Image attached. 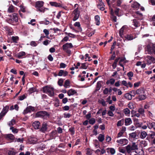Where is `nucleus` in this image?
<instances>
[{
  "label": "nucleus",
  "instance_id": "obj_1",
  "mask_svg": "<svg viewBox=\"0 0 155 155\" xmlns=\"http://www.w3.org/2000/svg\"><path fill=\"white\" fill-rule=\"evenodd\" d=\"M44 2L41 1H36L35 3V7L36 9V11L41 12L44 13L46 10H48V9L43 7Z\"/></svg>",
  "mask_w": 155,
  "mask_h": 155
},
{
  "label": "nucleus",
  "instance_id": "obj_2",
  "mask_svg": "<svg viewBox=\"0 0 155 155\" xmlns=\"http://www.w3.org/2000/svg\"><path fill=\"white\" fill-rule=\"evenodd\" d=\"M18 14L16 13H14L10 15L11 18L7 19V22L13 25H16V23L18 21Z\"/></svg>",
  "mask_w": 155,
  "mask_h": 155
},
{
  "label": "nucleus",
  "instance_id": "obj_3",
  "mask_svg": "<svg viewBox=\"0 0 155 155\" xmlns=\"http://www.w3.org/2000/svg\"><path fill=\"white\" fill-rule=\"evenodd\" d=\"M35 117L47 119L48 118L50 117V114L45 111H40L35 114Z\"/></svg>",
  "mask_w": 155,
  "mask_h": 155
},
{
  "label": "nucleus",
  "instance_id": "obj_4",
  "mask_svg": "<svg viewBox=\"0 0 155 155\" xmlns=\"http://www.w3.org/2000/svg\"><path fill=\"white\" fill-rule=\"evenodd\" d=\"M54 89L53 87L46 86L43 88V91L44 93L47 94L51 97L53 96L54 95Z\"/></svg>",
  "mask_w": 155,
  "mask_h": 155
},
{
  "label": "nucleus",
  "instance_id": "obj_5",
  "mask_svg": "<svg viewBox=\"0 0 155 155\" xmlns=\"http://www.w3.org/2000/svg\"><path fill=\"white\" fill-rule=\"evenodd\" d=\"M72 14H74L73 20L74 21H76L79 18L80 14V12L78 7L73 11Z\"/></svg>",
  "mask_w": 155,
  "mask_h": 155
},
{
  "label": "nucleus",
  "instance_id": "obj_6",
  "mask_svg": "<svg viewBox=\"0 0 155 155\" xmlns=\"http://www.w3.org/2000/svg\"><path fill=\"white\" fill-rule=\"evenodd\" d=\"M147 51L150 54H154L155 55V44H152L151 46L147 47Z\"/></svg>",
  "mask_w": 155,
  "mask_h": 155
},
{
  "label": "nucleus",
  "instance_id": "obj_7",
  "mask_svg": "<svg viewBox=\"0 0 155 155\" xmlns=\"http://www.w3.org/2000/svg\"><path fill=\"white\" fill-rule=\"evenodd\" d=\"M73 47V46L71 43H67L63 45L62 48L63 50H65L68 48H71Z\"/></svg>",
  "mask_w": 155,
  "mask_h": 155
},
{
  "label": "nucleus",
  "instance_id": "obj_8",
  "mask_svg": "<svg viewBox=\"0 0 155 155\" xmlns=\"http://www.w3.org/2000/svg\"><path fill=\"white\" fill-rule=\"evenodd\" d=\"M68 72L67 71L61 70H59L58 75L59 76H63L64 77H66L68 75Z\"/></svg>",
  "mask_w": 155,
  "mask_h": 155
},
{
  "label": "nucleus",
  "instance_id": "obj_9",
  "mask_svg": "<svg viewBox=\"0 0 155 155\" xmlns=\"http://www.w3.org/2000/svg\"><path fill=\"white\" fill-rule=\"evenodd\" d=\"M49 3L50 5L52 6L64 8L62 6V5L59 3H57L55 2H50Z\"/></svg>",
  "mask_w": 155,
  "mask_h": 155
},
{
  "label": "nucleus",
  "instance_id": "obj_10",
  "mask_svg": "<svg viewBox=\"0 0 155 155\" xmlns=\"http://www.w3.org/2000/svg\"><path fill=\"white\" fill-rule=\"evenodd\" d=\"M47 124L46 123L43 122L40 129V131L43 133H45L47 130Z\"/></svg>",
  "mask_w": 155,
  "mask_h": 155
},
{
  "label": "nucleus",
  "instance_id": "obj_11",
  "mask_svg": "<svg viewBox=\"0 0 155 155\" xmlns=\"http://www.w3.org/2000/svg\"><path fill=\"white\" fill-rule=\"evenodd\" d=\"M128 141L127 139H121L119 140H117V142L120 143L123 145L127 144Z\"/></svg>",
  "mask_w": 155,
  "mask_h": 155
},
{
  "label": "nucleus",
  "instance_id": "obj_12",
  "mask_svg": "<svg viewBox=\"0 0 155 155\" xmlns=\"http://www.w3.org/2000/svg\"><path fill=\"white\" fill-rule=\"evenodd\" d=\"M32 125L35 129H38L40 128V123L38 121H35L33 123Z\"/></svg>",
  "mask_w": 155,
  "mask_h": 155
},
{
  "label": "nucleus",
  "instance_id": "obj_13",
  "mask_svg": "<svg viewBox=\"0 0 155 155\" xmlns=\"http://www.w3.org/2000/svg\"><path fill=\"white\" fill-rule=\"evenodd\" d=\"M147 127L149 129L153 128L155 130V123L153 122L151 123L150 122H147Z\"/></svg>",
  "mask_w": 155,
  "mask_h": 155
},
{
  "label": "nucleus",
  "instance_id": "obj_14",
  "mask_svg": "<svg viewBox=\"0 0 155 155\" xmlns=\"http://www.w3.org/2000/svg\"><path fill=\"white\" fill-rule=\"evenodd\" d=\"M124 123L125 126H128L132 123V120L130 118H126L125 119Z\"/></svg>",
  "mask_w": 155,
  "mask_h": 155
},
{
  "label": "nucleus",
  "instance_id": "obj_15",
  "mask_svg": "<svg viewBox=\"0 0 155 155\" xmlns=\"http://www.w3.org/2000/svg\"><path fill=\"white\" fill-rule=\"evenodd\" d=\"M76 93H77V92L76 91L73 89L69 90L67 92L68 95L69 96L74 95Z\"/></svg>",
  "mask_w": 155,
  "mask_h": 155
},
{
  "label": "nucleus",
  "instance_id": "obj_16",
  "mask_svg": "<svg viewBox=\"0 0 155 155\" xmlns=\"http://www.w3.org/2000/svg\"><path fill=\"white\" fill-rule=\"evenodd\" d=\"M136 94L140 95L145 94V91L143 88H140L138 89L136 91Z\"/></svg>",
  "mask_w": 155,
  "mask_h": 155
},
{
  "label": "nucleus",
  "instance_id": "obj_17",
  "mask_svg": "<svg viewBox=\"0 0 155 155\" xmlns=\"http://www.w3.org/2000/svg\"><path fill=\"white\" fill-rule=\"evenodd\" d=\"M107 153H110L111 154H114L116 152L115 150L112 148H108L107 149Z\"/></svg>",
  "mask_w": 155,
  "mask_h": 155
},
{
  "label": "nucleus",
  "instance_id": "obj_18",
  "mask_svg": "<svg viewBox=\"0 0 155 155\" xmlns=\"http://www.w3.org/2000/svg\"><path fill=\"white\" fill-rule=\"evenodd\" d=\"M133 23L134 26L136 28H137L140 25L139 22L137 21V19H135L133 20Z\"/></svg>",
  "mask_w": 155,
  "mask_h": 155
},
{
  "label": "nucleus",
  "instance_id": "obj_19",
  "mask_svg": "<svg viewBox=\"0 0 155 155\" xmlns=\"http://www.w3.org/2000/svg\"><path fill=\"white\" fill-rule=\"evenodd\" d=\"M95 20L96 21V24L97 25H100V17L98 15H96L94 17Z\"/></svg>",
  "mask_w": 155,
  "mask_h": 155
},
{
  "label": "nucleus",
  "instance_id": "obj_20",
  "mask_svg": "<svg viewBox=\"0 0 155 155\" xmlns=\"http://www.w3.org/2000/svg\"><path fill=\"white\" fill-rule=\"evenodd\" d=\"M115 81V79L112 78L110 79L109 80H107L106 82V84L107 85H108L109 84L113 85L114 84Z\"/></svg>",
  "mask_w": 155,
  "mask_h": 155
},
{
  "label": "nucleus",
  "instance_id": "obj_21",
  "mask_svg": "<svg viewBox=\"0 0 155 155\" xmlns=\"http://www.w3.org/2000/svg\"><path fill=\"white\" fill-rule=\"evenodd\" d=\"M5 138L7 139H9L10 140H13L15 139L14 136L12 134H7L5 136Z\"/></svg>",
  "mask_w": 155,
  "mask_h": 155
},
{
  "label": "nucleus",
  "instance_id": "obj_22",
  "mask_svg": "<svg viewBox=\"0 0 155 155\" xmlns=\"http://www.w3.org/2000/svg\"><path fill=\"white\" fill-rule=\"evenodd\" d=\"M29 141L31 143L35 144L38 141L37 138L33 137H31L29 139Z\"/></svg>",
  "mask_w": 155,
  "mask_h": 155
},
{
  "label": "nucleus",
  "instance_id": "obj_23",
  "mask_svg": "<svg viewBox=\"0 0 155 155\" xmlns=\"http://www.w3.org/2000/svg\"><path fill=\"white\" fill-rule=\"evenodd\" d=\"M98 141L101 142H103L104 139V136L103 134H100L98 137Z\"/></svg>",
  "mask_w": 155,
  "mask_h": 155
},
{
  "label": "nucleus",
  "instance_id": "obj_24",
  "mask_svg": "<svg viewBox=\"0 0 155 155\" xmlns=\"http://www.w3.org/2000/svg\"><path fill=\"white\" fill-rule=\"evenodd\" d=\"M147 97L144 94H143L139 95L138 97V99L140 101L143 100H145Z\"/></svg>",
  "mask_w": 155,
  "mask_h": 155
},
{
  "label": "nucleus",
  "instance_id": "obj_25",
  "mask_svg": "<svg viewBox=\"0 0 155 155\" xmlns=\"http://www.w3.org/2000/svg\"><path fill=\"white\" fill-rule=\"evenodd\" d=\"M25 54V52L21 51L17 54V56L18 58H20Z\"/></svg>",
  "mask_w": 155,
  "mask_h": 155
},
{
  "label": "nucleus",
  "instance_id": "obj_26",
  "mask_svg": "<svg viewBox=\"0 0 155 155\" xmlns=\"http://www.w3.org/2000/svg\"><path fill=\"white\" fill-rule=\"evenodd\" d=\"M140 5L137 2H134L132 5L133 8L135 9H138L139 8Z\"/></svg>",
  "mask_w": 155,
  "mask_h": 155
},
{
  "label": "nucleus",
  "instance_id": "obj_27",
  "mask_svg": "<svg viewBox=\"0 0 155 155\" xmlns=\"http://www.w3.org/2000/svg\"><path fill=\"white\" fill-rule=\"evenodd\" d=\"M68 131L70 133V134L72 135H73L75 134V128L74 127H71L69 129Z\"/></svg>",
  "mask_w": 155,
  "mask_h": 155
},
{
  "label": "nucleus",
  "instance_id": "obj_28",
  "mask_svg": "<svg viewBox=\"0 0 155 155\" xmlns=\"http://www.w3.org/2000/svg\"><path fill=\"white\" fill-rule=\"evenodd\" d=\"M70 82L69 80L67 79L65 81L64 86L66 88H67L68 87L70 86Z\"/></svg>",
  "mask_w": 155,
  "mask_h": 155
},
{
  "label": "nucleus",
  "instance_id": "obj_29",
  "mask_svg": "<svg viewBox=\"0 0 155 155\" xmlns=\"http://www.w3.org/2000/svg\"><path fill=\"white\" fill-rule=\"evenodd\" d=\"M74 25L75 27H77L79 31H82V29L80 23L79 22H76L74 24Z\"/></svg>",
  "mask_w": 155,
  "mask_h": 155
},
{
  "label": "nucleus",
  "instance_id": "obj_30",
  "mask_svg": "<svg viewBox=\"0 0 155 155\" xmlns=\"http://www.w3.org/2000/svg\"><path fill=\"white\" fill-rule=\"evenodd\" d=\"M9 107V106L8 105H6L4 107L2 111L6 114L8 110Z\"/></svg>",
  "mask_w": 155,
  "mask_h": 155
},
{
  "label": "nucleus",
  "instance_id": "obj_31",
  "mask_svg": "<svg viewBox=\"0 0 155 155\" xmlns=\"http://www.w3.org/2000/svg\"><path fill=\"white\" fill-rule=\"evenodd\" d=\"M16 124V121L14 119H12V120L9 121V122L8 123V125L11 127L12 126L14 125L15 124Z\"/></svg>",
  "mask_w": 155,
  "mask_h": 155
},
{
  "label": "nucleus",
  "instance_id": "obj_32",
  "mask_svg": "<svg viewBox=\"0 0 155 155\" xmlns=\"http://www.w3.org/2000/svg\"><path fill=\"white\" fill-rule=\"evenodd\" d=\"M124 28L125 26H123L120 29L119 31V33L120 37H122V35H123V32Z\"/></svg>",
  "mask_w": 155,
  "mask_h": 155
},
{
  "label": "nucleus",
  "instance_id": "obj_33",
  "mask_svg": "<svg viewBox=\"0 0 155 155\" xmlns=\"http://www.w3.org/2000/svg\"><path fill=\"white\" fill-rule=\"evenodd\" d=\"M102 83V81H99L97 82L96 85V88L97 91L99 90L101 88V87Z\"/></svg>",
  "mask_w": 155,
  "mask_h": 155
},
{
  "label": "nucleus",
  "instance_id": "obj_34",
  "mask_svg": "<svg viewBox=\"0 0 155 155\" xmlns=\"http://www.w3.org/2000/svg\"><path fill=\"white\" fill-rule=\"evenodd\" d=\"M11 39L13 42L17 43V41L19 40V37L18 36H12Z\"/></svg>",
  "mask_w": 155,
  "mask_h": 155
},
{
  "label": "nucleus",
  "instance_id": "obj_35",
  "mask_svg": "<svg viewBox=\"0 0 155 155\" xmlns=\"http://www.w3.org/2000/svg\"><path fill=\"white\" fill-rule=\"evenodd\" d=\"M124 119H122L120 120H119L117 123V127L120 126H122L124 124Z\"/></svg>",
  "mask_w": 155,
  "mask_h": 155
},
{
  "label": "nucleus",
  "instance_id": "obj_36",
  "mask_svg": "<svg viewBox=\"0 0 155 155\" xmlns=\"http://www.w3.org/2000/svg\"><path fill=\"white\" fill-rule=\"evenodd\" d=\"M115 6V5H113V7L114 8H116V9L114 11V13L117 16H119V12L120 9L119 8H116Z\"/></svg>",
  "mask_w": 155,
  "mask_h": 155
},
{
  "label": "nucleus",
  "instance_id": "obj_37",
  "mask_svg": "<svg viewBox=\"0 0 155 155\" xmlns=\"http://www.w3.org/2000/svg\"><path fill=\"white\" fill-rule=\"evenodd\" d=\"M124 97L129 100H130L132 98V95L128 93H126L124 95Z\"/></svg>",
  "mask_w": 155,
  "mask_h": 155
},
{
  "label": "nucleus",
  "instance_id": "obj_38",
  "mask_svg": "<svg viewBox=\"0 0 155 155\" xmlns=\"http://www.w3.org/2000/svg\"><path fill=\"white\" fill-rule=\"evenodd\" d=\"M87 63H82L81 64V66L80 67V69H87L88 67V65H86Z\"/></svg>",
  "mask_w": 155,
  "mask_h": 155
},
{
  "label": "nucleus",
  "instance_id": "obj_39",
  "mask_svg": "<svg viewBox=\"0 0 155 155\" xmlns=\"http://www.w3.org/2000/svg\"><path fill=\"white\" fill-rule=\"evenodd\" d=\"M8 12L10 13L14 12V7L11 5L8 8Z\"/></svg>",
  "mask_w": 155,
  "mask_h": 155
},
{
  "label": "nucleus",
  "instance_id": "obj_40",
  "mask_svg": "<svg viewBox=\"0 0 155 155\" xmlns=\"http://www.w3.org/2000/svg\"><path fill=\"white\" fill-rule=\"evenodd\" d=\"M125 38L128 40H131L135 38L131 34L127 35Z\"/></svg>",
  "mask_w": 155,
  "mask_h": 155
},
{
  "label": "nucleus",
  "instance_id": "obj_41",
  "mask_svg": "<svg viewBox=\"0 0 155 155\" xmlns=\"http://www.w3.org/2000/svg\"><path fill=\"white\" fill-rule=\"evenodd\" d=\"M129 137L135 138L137 136V134L136 132H133L129 134Z\"/></svg>",
  "mask_w": 155,
  "mask_h": 155
},
{
  "label": "nucleus",
  "instance_id": "obj_42",
  "mask_svg": "<svg viewBox=\"0 0 155 155\" xmlns=\"http://www.w3.org/2000/svg\"><path fill=\"white\" fill-rule=\"evenodd\" d=\"M10 129L12 130V132L14 134L17 133L18 132V130L16 128H15L13 127H11Z\"/></svg>",
  "mask_w": 155,
  "mask_h": 155
},
{
  "label": "nucleus",
  "instance_id": "obj_43",
  "mask_svg": "<svg viewBox=\"0 0 155 155\" xmlns=\"http://www.w3.org/2000/svg\"><path fill=\"white\" fill-rule=\"evenodd\" d=\"M147 133L145 131H142L140 135L141 138L142 139L144 138L147 136Z\"/></svg>",
  "mask_w": 155,
  "mask_h": 155
},
{
  "label": "nucleus",
  "instance_id": "obj_44",
  "mask_svg": "<svg viewBox=\"0 0 155 155\" xmlns=\"http://www.w3.org/2000/svg\"><path fill=\"white\" fill-rule=\"evenodd\" d=\"M123 111L124 114L126 115H127L128 114H130V110L127 108L124 109L123 110Z\"/></svg>",
  "mask_w": 155,
  "mask_h": 155
},
{
  "label": "nucleus",
  "instance_id": "obj_45",
  "mask_svg": "<svg viewBox=\"0 0 155 155\" xmlns=\"http://www.w3.org/2000/svg\"><path fill=\"white\" fill-rule=\"evenodd\" d=\"M144 110L143 108H140L138 110V112L142 116H144Z\"/></svg>",
  "mask_w": 155,
  "mask_h": 155
},
{
  "label": "nucleus",
  "instance_id": "obj_46",
  "mask_svg": "<svg viewBox=\"0 0 155 155\" xmlns=\"http://www.w3.org/2000/svg\"><path fill=\"white\" fill-rule=\"evenodd\" d=\"M57 133V132L56 130H54L52 131L50 134V135L51 137H54L55 136V135Z\"/></svg>",
  "mask_w": 155,
  "mask_h": 155
},
{
  "label": "nucleus",
  "instance_id": "obj_47",
  "mask_svg": "<svg viewBox=\"0 0 155 155\" xmlns=\"http://www.w3.org/2000/svg\"><path fill=\"white\" fill-rule=\"evenodd\" d=\"M137 146L136 144L135 143H133L132 145L131 146V150H134L137 149Z\"/></svg>",
  "mask_w": 155,
  "mask_h": 155
},
{
  "label": "nucleus",
  "instance_id": "obj_48",
  "mask_svg": "<svg viewBox=\"0 0 155 155\" xmlns=\"http://www.w3.org/2000/svg\"><path fill=\"white\" fill-rule=\"evenodd\" d=\"M64 81L63 79L60 78L59 79L58 81V84L60 86H62L63 85V83Z\"/></svg>",
  "mask_w": 155,
  "mask_h": 155
},
{
  "label": "nucleus",
  "instance_id": "obj_49",
  "mask_svg": "<svg viewBox=\"0 0 155 155\" xmlns=\"http://www.w3.org/2000/svg\"><path fill=\"white\" fill-rule=\"evenodd\" d=\"M60 101L59 100L57 99L55 100V102L54 103V106L56 107H58L59 106Z\"/></svg>",
  "mask_w": 155,
  "mask_h": 155
},
{
  "label": "nucleus",
  "instance_id": "obj_50",
  "mask_svg": "<svg viewBox=\"0 0 155 155\" xmlns=\"http://www.w3.org/2000/svg\"><path fill=\"white\" fill-rule=\"evenodd\" d=\"M89 122L90 124L93 125L95 122V119L94 118H91L89 120Z\"/></svg>",
  "mask_w": 155,
  "mask_h": 155
},
{
  "label": "nucleus",
  "instance_id": "obj_51",
  "mask_svg": "<svg viewBox=\"0 0 155 155\" xmlns=\"http://www.w3.org/2000/svg\"><path fill=\"white\" fill-rule=\"evenodd\" d=\"M126 150L128 153H130L131 152V146L130 145H127L126 147Z\"/></svg>",
  "mask_w": 155,
  "mask_h": 155
},
{
  "label": "nucleus",
  "instance_id": "obj_52",
  "mask_svg": "<svg viewBox=\"0 0 155 155\" xmlns=\"http://www.w3.org/2000/svg\"><path fill=\"white\" fill-rule=\"evenodd\" d=\"M35 91V89L34 87L30 88L28 90V92L30 94H32Z\"/></svg>",
  "mask_w": 155,
  "mask_h": 155
},
{
  "label": "nucleus",
  "instance_id": "obj_53",
  "mask_svg": "<svg viewBox=\"0 0 155 155\" xmlns=\"http://www.w3.org/2000/svg\"><path fill=\"white\" fill-rule=\"evenodd\" d=\"M43 32L46 35V37L48 38V35L49 34V31L47 29H45L43 30Z\"/></svg>",
  "mask_w": 155,
  "mask_h": 155
},
{
  "label": "nucleus",
  "instance_id": "obj_54",
  "mask_svg": "<svg viewBox=\"0 0 155 155\" xmlns=\"http://www.w3.org/2000/svg\"><path fill=\"white\" fill-rule=\"evenodd\" d=\"M128 77L129 78V79H131L130 78H131L133 76V73L132 71H130L127 74Z\"/></svg>",
  "mask_w": 155,
  "mask_h": 155
},
{
  "label": "nucleus",
  "instance_id": "obj_55",
  "mask_svg": "<svg viewBox=\"0 0 155 155\" xmlns=\"http://www.w3.org/2000/svg\"><path fill=\"white\" fill-rule=\"evenodd\" d=\"M6 114L1 111L0 113V120L3 119V117L5 116Z\"/></svg>",
  "mask_w": 155,
  "mask_h": 155
},
{
  "label": "nucleus",
  "instance_id": "obj_56",
  "mask_svg": "<svg viewBox=\"0 0 155 155\" xmlns=\"http://www.w3.org/2000/svg\"><path fill=\"white\" fill-rule=\"evenodd\" d=\"M92 150L89 148H87V149L86 154L87 155H91L92 153L91 152Z\"/></svg>",
  "mask_w": 155,
  "mask_h": 155
},
{
  "label": "nucleus",
  "instance_id": "obj_57",
  "mask_svg": "<svg viewBox=\"0 0 155 155\" xmlns=\"http://www.w3.org/2000/svg\"><path fill=\"white\" fill-rule=\"evenodd\" d=\"M147 58L150 60L151 61H153L155 60V59L152 56H147Z\"/></svg>",
  "mask_w": 155,
  "mask_h": 155
},
{
  "label": "nucleus",
  "instance_id": "obj_58",
  "mask_svg": "<svg viewBox=\"0 0 155 155\" xmlns=\"http://www.w3.org/2000/svg\"><path fill=\"white\" fill-rule=\"evenodd\" d=\"M99 141L97 140H94V142H95L94 145H95V147H100L99 143Z\"/></svg>",
  "mask_w": 155,
  "mask_h": 155
},
{
  "label": "nucleus",
  "instance_id": "obj_59",
  "mask_svg": "<svg viewBox=\"0 0 155 155\" xmlns=\"http://www.w3.org/2000/svg\"><path fill=\"white\" fill-rule=\"evenodd\" d=\"M28 112H30V110H29L28 107H27L26 109L24 110L23 113L24 114H25Z\"/></svg>",
  "mask_w": 155,
  "mask_h": 155
},
{
  "label": "nucleus",
  "instance_id": "obj_60",
  "mask_svg": "<svg viewBox=\"0 0 155 155\" xmlns=\"http://www.w3.org/2000/svg\"><path fill=\"white\" fill-rule=\"evenodd\" d=\"M71 115L69 113L66 114V113H64V117L65 118H69L71 117Z\"/></svg>",
  "mask_w": 155,
  "mask_h": 155
},
{
  "label": "nucleus",
  "instance_id": "obj_61",
  "mask_svg": "<svg viewBox=\"0 0 155 155\" xmlns=\"http://www.w3.org/2000/svg\"><path fill=\"white\" fill-rule=\"evenodd\" d=\"M100 103L103 106H107V104H106V102L104 101L103 99H101V101L100 102Z\"/></svg>",
  "mask_w": 155,
  "mask_h": 155
},
{
  "label": "nucleus",
  "instance_id": "obj_62",
  "mask_svg": "<svg viewBox=\"0 0 155 155\" xmlns=\"http://www.w3.org/2000/svg\"><path fill=\"white\" fill-rule=\"evenodd\" d=\"M111 18L112 19V20L114 22H116L117 21V17L115 16L114 15H111Z\"/></svg>",
  "mask_w": 155,
  "mask_h": 155
},
{
  "label": "nucleus",
  "instance_id": "obj_63",
  "mask_svg": "<svg viewBox=\"0 0 155 155\" xmlns=\"http://www.w3.org/2000/svg\"><path fill=\"white\" fill-rule=\"evenodd\" d=\"M16 153L15 152L11 150L8 151V155H15Z\"/></svg>",
  "mask_w": 155,
  "mask_h": 155
},
{
  "label": "nucleus",
  "instance_id": "obj_64",
  "mask_svg": "<svg viewBox=\"0 0 155 155\" xmlns=\"http://www.w3.org/2000/svg\"><path fill=\"white\" fill-rule=\"evenodd\" d=\"M151 21H153L152 24L154 26H155V15H154L152 17Z\"/></svg>",
  "mask_w": 155,
  "mask_h": 155
}]
</instances>
